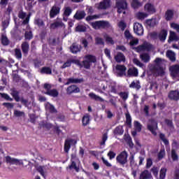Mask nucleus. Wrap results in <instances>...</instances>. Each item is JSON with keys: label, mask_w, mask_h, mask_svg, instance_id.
I'll return each mask as SVG.
<instances>
[{"label": "nucleus", "mask_w": 179, "mask_h": 179, "mask_svg": "<svg viewBox=\"0 0 179 179\" xmlns=\"http://www.w3.org/2000/svg\"><path fill=\"white\" fill-rule=\"evenodd\" d=\"M80 92V89L75 85H70L66 89L67 94H72L73 93H79Z\"/></svg>", "instance_id": "obj_18"}, {"label": "nucleus", "mask_w": 179, "mask_h": 179, "mask_svg": "<svg viewBox=\"0 0 179 179\" xmlns=\"http://www.w3.org/2000/svg\"><path fill=\"white\" fill-rule=\"evenodd\" d=\"M76 143V141L72 138H69L65 140L64 141V152L65 153H68L69 150L71 149V145Z\"/></svg>", "instance_id": "obj_16"}, {"label": "nucleus", "mask_w": 179, "mask_h": 179, "mask_svg": "<svg viewBox=\"0 0 179 179\" xmlns=\"http://www.w3.org/2000/svg\"><path fill=\"white\" fill-rule=\"evenodd\" d=\"M166 57L171 62H176V53L173 50H167Z\"/></svg>", "instance_id": "obj_33"}, {"label": "nucleus", "mask_w": 179, "mask_h": 179, "mask_svg": "<svg viewBox=\"0 0 179 179\" xmlns=\"http://www.w3.org/2000/svg\"><path fill=\"white\" fill-rule=\"evenodd\" d=\"M151 172L152 173L153 176L155 177L156 179H159V168L157 166H153L151 169Z\"/></svg>", "instance_id": "obj_50"}, {"label": "nucleus", "mask_w": 179, "mask_h": 179, "mask_svg": "<svg viewBox=\"0 0 179 179\" xmlns=\"http://www.w3.org/2000/svg\"><path fill=\"white\" fill-rule=\"evenodd\" d=\"M15 117H23L24 116V112H22L20 110H14Z\"/></svg>", "instance_id": "obj_64"}, {"label": "nucleus", "mask_w": 179, "mask_h": 179, "mask_svg": "<svg viewBox=\"0 0 179 179\" xmlns=\"http://www.w3.org/2000/svg\"><path fill=\"white\" fill-rule=\"evenodd\" d=\"M134 128L135 130L137 131V132H141L142 131V124L138 121L134 122Z\"/></svg>", "instance_id": "obj_57"}, {"label": "nucleus", "mask_w": 179, "mask_h": 179, "mask_svg": "<svg viewBox=\"0 0 179 179\" xmlns=\"http://www.w3.org/2000/svg\"><path fill=\"white\" fill-rule=\"evenodd\" d=\"M91 26L93 29H103L105 30H113V25L108 21H96L92 22Z\"/></svg>", "instance_id": "obj_2"}, {"label": "nucleus", "mask_w": 179, "mask_h": 179, "mask_svg": "<svg viewBox=\"0 0 179 179\" xmlns=\"http://www.w3.org/2000/svg\"><path fill=\"white\" fill-rule=\"evenodd\" d=\"M139 179H153L152 173L148 170H144L140 174Z\"/></svg>", "instance_id": "obj_21"}, {"label": "nucleus", "mask_w": 179, "mask_h": 179, "mask_svg": "<svg viewBox=\"0 0 179 179\" xmlns=\"http://www.w3.org/2000/svg\"><path fill=\"white\" fill-rule=\"evenodd\" d=\"M11 96H13L14 100L15 101L19 102L21 101V104L23 106H25V107H27V103H29V101L27 99H25L23 97L19 96V91L13 89L11 90Z\"/></svg>", "instance_id": "obj_6"}, {"label": "nucleus", "mask_w": 179, "mask_h": 179, "mask_svg": "<svg viewBox=\"0 0 179 179\" xmlns=\"http://www.w3.org/2000/svg\"><path fill=\"white\" fill-rule=\"evenodd\" d=\"M34 24H36V26H38V27H45V23H44V21L41 18L35 19Z\"/></svg>", "instance_id": "obj_36"}, {"label": "nucleus", "mask_w": 179, "mask_h": 179, "mask_svg": "<svg viewBox=\"0 0 179 179\" xmlns=\"http://www.w3.org/2000/svg\"><path fill=\"white\" fill-rule=\"evenodd\" d=\"M129 87H130V89H136V90H140L141 87V82H139V80H137L136 83L135 81H133L129 85Z\"/></svg>", "instance_id": "obj_34"}, {"label": "nucleus", "mask_w": 179, "mask_h": 179, "mask_svg": "<svg viewBox=\"0 0 179 179\" xmlns=\"http://www.w3.org/2000/svg\"><path fill=\"white\" fill-rule=\"evenodd\" d=\"M107 139H108V136L107 133H105L102 136V141L100 143L101 146H103L104 145H106V142L107 141Z\"/></svg>", "instance_id": "obj_60"}, {"label": "nucleus", "mask_w": 179, "mask_h": 179, "mask_svg": "<svg viewBox=\"0 0 179 179\" xmlns=\"http://www.w3.org/2000/svg\"><path fill=\"white\" fill-rule=\"evenodd\" d=\"M152 48H153V45L148 42H143L142 45H139L136 48V51L137 52H142L143 51H152Z\"/></svg>", "instance_id": "obj_8"}, {"label": "nucleus", "mask_w": 179, "mask_h": 179, "mask_svg": "<svg viewBox=\"0 0 179 179\" xmlns=\"http://www.w3.org/2000/svg\"><path fill=\"white\" fill-rule=\"evenodd\" d=\"M71 164L69 166V170H72L74 169L77 173H79V166H76V162L78 161H71Z\"/></svg>", "instance_id": "obj_47"}, {"label": "nucleus", "mask_w": 179, "mask_h": 179, "mask_svg": "<svg viewBox=\"0 0 179 179\" xmlns=\"http://www.w3.org/2000/svg\"><path fill=\"white\" fill-rule=\"evenodd\" d=\"M127 75L128 76L131 77H134L136 78L138 77V69L134 67V68H129L127 71Z\"/></svg>", "instance_id": "obj_28"}, {"label": "nucleus", "mask_w": 179, "mask_h": 179, "mask_svg": "<svg viewBox=\"0 0 179 179\" xmlns=\"http://www.w3.org/2000/svg\"><path fill=\"white\" fill-rule=\"evenodd\" d=\"M89 97H90V99H92V100H95V101H104V99H103V98L96 95V94H94L93 92H90L89 94Z\"/></svg>", "instance_id": "obj_35"}, {"label": "nucleus", "mask_w": 179, "mask_h": 179, "mask_svg": "<svg viewBox=\"0 0 179 179\" xmlns=\"http://www.w3.org/2000/svg\"><path fill=\"white\" fill-rule=\"evenodd\" d=\"M144 10L150 15H153V13H156V8H155V6H153L150 3H148L144 6Z\"/></svg>", "instance_id": "obj_17"}, {"label": "nucleus", "mask_w": 179, "mask_h": 179, "mask_svg": "<svg viewBox=\"0 0 179 179\" xmlns=\"http://www.w3.org/2000/svg\"><path fill=\"white\" fill-rule=\"evenodd\" d=\"M131 6L134 9H138V8L142 6V3L139 0H132Z\"/></svg>", "instance_id": "obj_46"}, {"label": "nucleus", "mask_w": 179, "mask_h": 179, "mask_svg": "<svg viewBox=\"0 0 179 179\" xmlns=\"http://www.w3.org/2000/svg\"><path fill=\"white\" fill-rule=\"evenodd\" d=\"M83 83V78H70L67 79V82L65 83L66 85H71V83Z\"/></svg>", "instance_id": "obj_29"}, {"label": "nucleus", "mask_w": 179, "mask_h": 179, "mask_svg": "<svg viewBox=\"0 0 179 179\" xmlns=\"http://www.w3.org/2000/svg\"><path fill=\"white\" fill-rule=\"evenodd\" d=\"M140 58L143 62L148 63L150 61V56L148 53H143L140 55Z\"/></svg>", "instance_id": "obj_42"}, {"label": "nucleus", "mask_w": 179, "mask_h": 179, "mask_svg": "<svg viewBox=\"0 0 179 179\" xmlns=\"http://www.w3.org/2000/svg\"><path fill=\"white\" fill-rule=\"evenodd\" d=\"M171 155V159L173 162H177L178 160V155H177V152L176 151V150L172 149Z\"/></svg>", "instance_id": "obj_51"}, {"label": "nucleus", "mask_w": 179, "mask_h": 179, "mask_svg": "<svg viewBox=\"0 0 179 179\" xmlns=\"http://www.w3.org/2000/svg\"><path fill=\"white\" fill-rule=\"evenodd\" d=\"M108 157H109L110 160H113V159L115 158V156H117V154L114 152V151H109L107 154Z\"/></svg>", "instance_id": "obj_63"}, {"label": "nucleus", "mask_w": 179, "mask_h": 179, "mask_svg": "<svg viewBox=\"0 0 179 179\" xmlns=\"http://www.w3.org/2000/svg\"><path fill=\"white\" fill-rule=\"evenodd\" d=\"M116 162L124 167L128 163V152L126 150L121 152L116 157Z\"/></svg>", "instance_id": "obj_4"}, {"label": "nucleus", "mask_w": 179, "mask_h": 179, "mask_svg": "<svg viewBox=\"0 0 179 179\" xmlns=\"http://www.w3.org/2000/svg\"><path fill=\"white\" fill-rule=\"evenodd\" d=\"M145 23L147 26H149V27H155V26H157L159 22H157V19L152 18L150 20H146Z\"/></svg>", "instance_id": "obj_30"}, {"label": "nucleus", "mask_w": 179, "mask_h": 179, "mask_svg": "<svg viewBox=\"0 0 179 179\" xmlns=\"http://www.w3.org/2000/svg\"><path fill=\"white\" fill-rule=\"evenodd\" d=\"M39 127L40 128H45L46 129H51V128H52V124L43 121L39 123Z\"/></svg>", "instance_id": "obj_41"}, {"label": "nucleus", "mask_w": 179, "mask_h": 179, "mask_svg": "<svg viewBox=\"0 0 179 179\" xmlns=\"http://www.w3.org/2000/svg\"><path fill=\"white\" fill-rule=\"evenodd\" d=\"M117 26H118L119 29L122 30V31H124V30H125V29H127V23H125V22H124V21L119 22L117 23Z\"/></svg>", "instance_id": "obj_54"}, {"label": "nucleus", "mask_w": 179, "mask_h": 179, "mask_svg": "<svg viewBox=\"0 0 179 179\" xmlns=\"http://www.w3.org/2000/svg\"><path fill=\"white\" fill-rule=\"evenodd\" d=\"M115 60L118 64H121V62H125V55H124L122 52H118L115 56Z\"/></svg>", "instance_id": "obj_27"}, {"label": "nucleus", "mask_w": 179, "mask_h": 179, "mask_svg": "<svg viewBox=\"0 0 179 179\" xmlns=\"http://www.w3.org/2000/svg\"><path fill=\"white\" fill-rule=\"evenodd\" d=\"M166 156V150H164V148H162L160 149L159 152L157 155V159L158 160H163Z\"/></svg>", "instance_id": "obj_38"}, {"label": "nucleus", "mask_w": 179, "mask_h": 179, "mask_svg": "<svg viewBox=\"0 0 179 179\" xmlns=\"http://www.w3.org/2000/svg\"><path fill=\"white\" fill-rule=\"evenodd\" d=\"M40 72L42 75H51L52 73V69L48 66H43L41 68Z\"/></svg>", "instance_id": "obj_31"}, {"label": "nucleus", "mask_w": 179, "mask_h": 179, "mask_svg": "<svg viewBox=\"0 0 179 179\" xmlns=\"http://www.w3.org/2000/svg\"><path fill=\"white\" fill-rule=\"evenodd\" d=\"M85 59L80 62L79 59H68L64 64L61 66L62 69H65V68H69L72 65V64H75L78 68L82 69V68H85V69H90L92 64H96L97 62V59L96 56L92 55H87L84 57Z\"/></svg>", "instance_id": "obj_1"}, {"label": "nucleus", "mask_w": 179, "mask_h": 179, "mask_svg": "<svg viewBox=\"0 0 179 179\" xmlns=\"http://www.w3.org/2000/svg\"><path fill=\"white\" fill-rule=\"evenodd\" d=\"M87 30V28L84 24H78L76 27V31H78V33H85Z\"/></svg>", "instance_id": "obj_37"}, {"label": "nucleus", "mask_w": 179, "mask_h": 179, "mask_svg": "<svg viewBox=\"0 0 179 179\" xmlns=\"http://www.w3.org/2000/svg\"><path fill=\"white\" fill-rule=\"evenodd\" d=\"M21 49L22 51V54H24V55H25L26 57L29 54V51L30 50V45L28 43L27 41L22 42L21 45Z\"/></svg>", "instance_id": "obj_19"}, {"label": "nucleus", "mask_w": 179, "mask_h": 179, "mask_svg": "<svg viewBox=\"0 0 179 179\" xmlns=\"http://www.w3.org/2000/svg\"><path fill=\"white\" fill-rule=\"evenodd\" d=\"M0 96L1 99H4L7 101H13V99H12L8 94L0 93Z\"/></svg>", "instance_id": "obj_52"}, {"label": "nucleus", "mask_w": 179, "mask_h": 179, "mask_svg": "<svg viewBox=\"0 0 179 179\" xmlns=\"http://www.w3.org/2000/svg\"><path fill=\"white\" fill-rule=\"evenodd\" d=\"M43 89L46 90V92H43L44 94H47V96H50V97H58L59 96V92L57 89L51 90V85L48 83H45L43 85Z\"/></svg>", "instance_id": "obj_5"}, {"label": "nucleus", "mask_w": 179, "mask_h": 179, "mask_svg": "<svg viewBox=\"0 0 179 179\" xmlns=\"http://www.w3.org/2000/svg\"><path fill=\"white\" fill-rule=\"evenodd\" d=\"M165 20L166 22H170V20H173L174 17V10L168 9L165 12Z\"/></svg>", "instance_id": "obj_23"}, {"label": "nucleus", "mask_w": 179, "mask_h": 179, "mask_svg": "<svg viewBox=\"0 0 179 179\" xmlns=\"http://www.w3.org/2000/svg\"><path fill=\"white\" fill-rule=\"evenodd\" d=\"M64 26V22L56 21L50 24V29H55L58 27H62Z\"/></svg>", "instance_id": "obj_43"}, {"label": "nucleus", "mask_w": 179, "mask_h": 179, "mask_svg": "<svg viewBox=\"0 0 179 179\" xmlns=\"http://www.w3.org/2000/svg\"><path fill=\"white\" fill-rule=\"evenodd\" d=\"M168 31L166 29H162L158 34V38L159 41L164 43L166 41V38H167Z\"/></svg>", "instance_id": "obj_26"}, {"label": "nucleus", "mask_w": 179, "mask_h": 179, "mask_svg": "<svg viewBox=\"0 0 179 179\" xmlns=\"http://www.w3.org/2000/svg\"><path fill=\"white\" fill-rule=\"evenodd\" d=\"M15 55L17 59H21L22 58V50L20 49L16 48L15 50Z\"/></svg>", "instance_id": "obj_61"}, {"label": "nucleus", "mask_w": 179, "mask_h": 179, "mask_svg": "<svg viewBox=\"0 0 179 179\" xmlns=\"http://www.w3.org/2000/svg\"><path fill=\"white\" fill-rule=\"evenodd\" d=\"M96 45H104V40L100 37L95 38Z\"/></svg>", "instance_id": "obj_55"}, {"label": "nucleus", "mask_w": 179, "mask_h": 179, "mask_svg": "<svg viewBox=\"0 0 179 179\" xmlns=\"http://www.w3.org/2000/svg\"><path fill=\"white\" fill-rule=\"evenodd\" d=\"M118 96L122 99L124 101H126V100H128V97H129V92H120L117 93Z\"/></svg>", "instance_id": "obj_39"}, {"label": "nucleus", "mask_w": 179, "mask_h": 179, "mask_svg": "<svg viewBox=\"0 0 179 179\" xmlns=\"http://www.w3.org/2000/svg\"><path fill=\"white\" fill-rule=\"evenodd\" d=\"M116 8H117V13H122L123 10L128 8L127 0H116Z\"/></svg>", "instance_id": "obj_7"}, {"label": "nucleus", "mask_w": 179, "mask_h": 179, "mask_svg": "<svg viewBox=\"0 0 179 179\" xmlns=\"http://www.w3.org/2000/svg\"><path fill=\"white\" fill-rule=\"evenodd\" d=\"M116 71H119L118 75L120 77L124 76V75H127V73H125L127 71V67L124 65L117 64L116 66Z\"/></svg>", "instance_id": "obj_22"}, {"label": "nucleus", "mask_w": 179, "mask_h": 179, "mask_svg": "<svg viewBox=\"0 0 179 179\" xmlns=\"http://www.w3.org/2000/svg\"><path fill=\"white\" fill-rule=\"evenodd\" d=\"M61 12V7L57 4H55L52 6L49 16L50 19H54L55 16H57V15H59V13Z\"/></svg>", "instance_id": "obj_9"}, {"label": "nucleus", "mask_w": 179, "mask_h": 179, "mask_svg": "<svg viewBox=\"0 0 179 179\" xmlns=\"http://www.w3.org/2000/svg\"><path fill=\"white\" fill-rule=\"evenodd\" d=\"M86 17V13L85 10H78L73 15V18L76 19V20H82L83 19H85Z\"/></svg>", "instance_id": "obj_20"}, {"label": "nucleus", "mask_w": 179, "mask_h": 179, "mask_svg": "<svg viewBox=\"0 0 179 179\" xmlns=\"http://www.w3.org/2000/svg\"><path fill=\"white\" fill-rule=\"evenodd\" d=\"M134 31L137 36H143V26L139 22H134Z\"/></svg>", "instance_id": "obj_10"}, {"label": "nucleus", "mask_w": 179, "mask_h": 179, "mask_svg": "<svg viewBox=\"0 0 179 179\" xmlns=\"http://www.w3.org/2000/svg\"><path fill=\"white\" fill-rule=\"evenodd\" d=\"M148 15L146 13L139 12L137 13V17L140 20H143V19L148 17Z\"/></svg>", "instance_id": "obj_56"}, {"label": "nucleus", "mask_w": 179, "mask_h": 179, "mask_svg": "<svg viewBox=\"0 0 179 179\" xmlns=\"http://www.w3.org/2000/svg\"><path fill=\"white\" fill-rule=\"evenodd\" d=\"M83 126L87 127L90 122V117L89 115H84L82 119Z\"/></svg>", "instance_id": "obj_45"}, {"label": "nucleus", "mask_w": 179, "mask_h": 179, "mask_svg": "<svg viewBox=\"0 0 179 179\" xmlns=\"http://www.w3.org/2000/svg\"><path fill=\"white\" fill-rule=\"evenodd\" d=\"M71 13H72V8L71 7H66L64 12V15L68 17V16L71 15Z\"/></svg>", "instance_id": "obj_62"}, {"label": "nucleus", "mask_w": 179, "mask_h": 179, "mask_svg": "<svg viewBox=\"0 0 179 179\" xmlns=\"http://www.w3.org/2000/svg\"><path fill=\"white\" fill-rule=\"evenodd\" d=\"M125 117H126V124L129 127H131L132 125V117H131V115L129 114V112L125 113Z\"/></svg>", "instance_id": "obj_48"}, {"label": "nucleus", "mask_w": 179, "mask_h": 179, "mask_svg": "<svg viewBox=\"0 0 179 179\" xmlns=\"http://www.w3.org/2000/svg\"><path fill=\"white\" fill-rule=\"evenodd\" d=\"M100 15H88L86 17L85 20L86 22H90L91 20H94V19H99Z\"/></svg>", "instance_id": "obj_58"}, {"label": "nucleus", "mask_w": 179, "mask_h": 179, "mask_svg": "<svg viewBox=\"0 0 179 179\" xmlns=\"http://www.w3.org/2000/svg\"><path fill=\"white\" fill-rule=\"evenodd\" d=\"M113 134L115 136H121L124 135V127L119 125L113 130Z\"/></svg>", "instance_id": "obj_24"}, {"label": "nucleus", "mask_w": 179, "mask_h": 179, "mask_svg": "<svg viewBox=\"0 0 179 179\" xmlns=\"http://www.w3.org/2000/svg\"><path fill=\"white\" fill-rule=\"evenodd\" d=\"M129 163L131 170H134V169H138V167H139V166L135 161V154L131 153L129 157Z\"/></svg>", "instance_id": "obj_14"}, {"label": "nucleus", "mask_w": 179, "mask_h": 179, "mask_svg": "<svg viewBox=\"0 0 179 179\" xmlns=\"http://www.w3.org/2000/svg\"><path fill=\"white\" fill-rule=\"evenodd\" d=\"M24 37L25 40H31L33 38V32L31 31H25Z\"/></svg>", "instance_id": "obj_59"}, {"label": "nucleus", "mask_w": 179, "mask_h": 179, "mask_svg": "<svg viewBox=\"0 0 179 179\" xmlns=\"http://www.w3.org/2000/svg\"><path fill=\"white\" fill-rule=\"evenodd\" d=\"M166 173H167V169H166V168H162L159 171V177H158V179H165Z\"/></svg>", "instance_id": "obj_49"}, {"label": "nucleus", "mask_w": 179, "mask_h": 179, "mask_svg": "<svg viewBox=\"0 0 179 179\" xmlns=\"http://www.w3.org/2000/svg\"><path fill=\"white\" fill-rule=\"evenodd\" d=\"M159 139L162 141L165 146H169V145H170V142L169 141V139L166 138V135L164 134L163 133L159 134Z\"/></svg>", "instance_id": "obj_40"}, {"label": "nucleus", "mask_w": 179, "mask_h": 179, "mask_svg": "<svg viewBox=\"0 0 179 179\" xmlns=\"http://www.w3.org/2000/svg\"><path fill=\"white\" fill-rule=\"evenodd\" d=\"M48 109L49 110L50 113H51V114H57V113H58V111L55 109L54 105L51 103L48 104Z\"/></svg>", "instance_id": "obj_53"}, {"label": "nucleus", "mask_w": 179, "mask_h": 179, "mask_svg": "<svg viewBox=\"0 0 179 179\" xmlns=\"http://www.w3.org/2000/svg\"><path fill=\"white\" fill-rule=\"evenodd\" d=\"M5 162L7 164H10V166L13 164H15V166H20V160L16 158H13L9 155L5 157Z\"/></svg>", "instance_id": "obj_11"}, {"label": "nucleus", "mask_w": 179, "mask_h": 179, "mask_svg": "<svg viewBox=\"0 0 179 179\" xmlns=\"http://www.w3.org/2000/svg\"><path fill=\"white\" fill-rule=\"evenodd\" d=\"M168 97L169 100H172L173 101H178L179 100V91L176 90H171L169 92L168 94Z\"/></svg>", "instance_id": "obj_13"}, {"label": "nucleus", "mask_w": 179, "mask_h": 179, "mask_svg": "<svg viewBox=\"0 0 179 179\" xmlns=\"http://www.w3.org/2000/svg\"><path fill=\"white\" fill-rule=\"evenodd\" d=\"M111 6V0H103L99 4L98 9H108Z\"/></svg>", "instance_id": "obj_15"}, {"label": "nucleus", "mask_w": 179, "mask_h": 179, "mask_svg": "<svg viewBox=\"0 0 179 179\" xmlns=\"http://www.w3.org/2000/svg\"><path fill=\"white\" fill-rule=\"evenodd\" d=\"M2 45H9L10 41L5 34L1 35V38Z\"/></svg>", "instance_id": "obj_44"}, {"label": "nucleus", "mask_w": 179, "mask_h": 179, "mask_svg": "<svg viewBox=\"0 0 179 179\" xmlns=\"http://www.w3.org/2000/svg\"><path fill=\"white\" fill-rule=\"evenodd\" d=\"M147 129L151 132L154 136H157V131H156L159 129L157 121L155 119H149L147 122Z\"/></svg>", "instance_id": "obj_3"}, {"label": "nucleus", "mask_w": 179, "mask_h": 179, "mask_svg": "<svg viewBox=\"0 0 179 179\" xmlns=\"http://www.w3.org/2000/svg\"><path fill=\"white\" fill-rule=\"evenodd\" d=\"M169 70L172 78H179V64L172 65Z\"/></svg>", "instance_id": "obj_12"}, {"label": "nucleus", "mask_w": 179, "mask_h": 179, "mask_svg": "<svg viewBox=\"0 0 179 179\" xmlns=\"http://www.w3.org/2000/svg\"><path fill=\"white\" fill-rule=\"evenodd\" d=\"M171 41H178V36H177L176 32L173 31H170L168 43H171Z\"/></svg>", "instance_id": "obj_32"}, {"label": "nucleus", "mask_w": 179, "mask_h": 179, "mask_svg": "<svg viewBox=\"0 0 179 179\" xmlns=\"http://www.w3.org/2000/svg\"><path fill=\"white\" fill-rule=\"evenodd\" d=\"M81 50L82 46L76 43H73L72 45L70 46V51L72 54H78V52H80Z\"/></svg>", "instance_id": "obj_25"}]
</instances>
